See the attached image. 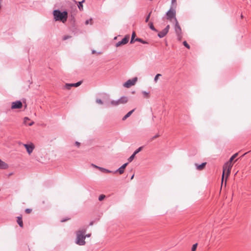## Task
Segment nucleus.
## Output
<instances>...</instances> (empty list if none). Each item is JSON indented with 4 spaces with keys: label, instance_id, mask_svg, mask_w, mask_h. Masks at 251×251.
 Instances as JSON below:
<instances>
[{
    "label": "nucleus",
    "instance_id": "2",
    "mask_svg": "<svg viewBox=\"0 0 251 251\" xmlns=\"http://www.w3.org/2000/svg\"><path fill=\"white\" fill-rule=\"evenodd\" d=\"M86 230L85 228L79 229L76 231V240L75 243L79 246H83L85 244L86 242L85 239L86 236L85 234L86 233Z\"/></svg>",
    "mask_w": 251,
    "mask_h": 251
},
{
    "label": "nucleus",
    "instance_id": "18",
    "mask_svg": "<svg viewBox=\"0 0 251 251\" xmlns=\"http://www.w3.org/2000/svg\"><path fill=\"white\" fill-rule=\"evenodd\" d=\"M17 223L21 227H23V223L22 217H17Z\"/></svg>",
    "mask_w": 251,
    "mask_h": 251
},
{
    "label": "nucleus",
    "instance_id": "33",
    "mask_svg": "<svg viewBox=\"0 0 251 251\" xmlns=\"http://www.w3.org/2000/svg\"><path fill=\"white\" fill-rule=\"evenodd\" d=\"M143 94L145 98L149 97V93H147L145 91H144V92H143Z\"/></svg>",
    "mask_w": 251,
    "mask_h": 251
},
{
    "label": "nucleus",
    "instance_id": "36",
    "mask_svg": "<svg viewBox=\"0 0 251 251\" xmlns=\"http://www.w3.org/2000/svg\"><path fill=\"white\" fill-rule=\"evenodd\" d=\"M96 102L97 103H99V104H102V101L100 99H97L96 100Z\"/></svg>",
    "mask_w": 251,
    "mask_h": 251
},
{
    "label": "nucleus",
    "instance_id": "5",
    "mask_svg": "<svg viewBox=\"0 0 251 251\" xmlns=\"http://www.w3.org/2000/svg\"><path fill=\"white\" fill-rule=\"evenodd\" d=\"M175 30L178 40H181L182 38V29L178 21H176V22H175Z\"/></svg>",
    "mask_w": 251,
    "mask_h": 251
},
{
    "label": "nucleus",
    "instance_id": "27",
    "mask_svg": "<svg viewBox=\"0 0 251 251\" xmlns=\"http://www.w3.org/2000/svg\"><path fill=\"white\" fill-rule=\"evenodd\" d=\"M198 246V244L196 243L192 246L191 251H196Z\"/></svg>",
    "mask_w": 251,
    "mask_h": 251
},
{
    "label": "nucleus",
    "instance_id": "42",
    "mask_svg": "<svg viewBox=\"0 0 251 251\" xmlns=\"http://www.w3.org/2000/svg\"><path fill=\"white\" fill-rule=\"evenodd\" d=\"M176 0H172V3L173 4L176 3Z\"/></svg>",
    "mask_w": 251,
    "mask_h": 251
},
{
    "label": "nucleus",
    "instance_id": "39",
    "mask_svg": "<svg viewBox=\"0 0 251 251\" xmlns=\"http://www.w3.org/2000/svg\"><path fill=\"white\" fill-rule=\"evenodd\" d=\"M159 136V135L158 134H156V135H155L154 136H153L152 138V140H154V139L158 137Z\"/></svg>",
    "mask_w": 251,
    "mask_h": 251
},
{
    "label": "nucleus",
    "instance_id": "13",
    "mask_svg": "<svg viewBox=\"0 0 251 251\" xmlns=\"http://www.w3.org/2000/svg\"><path fill=\"white\" fill-rule=\"evenodd\" d=\"M120 104H125L127 102L128 98L126 97H123L118 100Z\"/></svg>",
    "mask_w": 251,
    "mask_h": 251
},
{
    "label": "nucleus",
    "instance_id": "21",
    "mask_svg": "<svg viewBox=\"0 0 251 251\" xmlns=\"http://www.w3.org/2000/svg\"><path fill=\"white\" fill-rule=\"evenodd\" d=\"M81 83H82L81 81H79L75 83H71V84L72 87H78L79 85H80Z\"/></svg>",
    "mask_w": 251,
    "mask_h": 251
},
{
    "label": "nucleus",
    "instance_id": "48",
    "mask_svg": "<svg viewBox=\"0 0 251 251\" xmlns=\"http://www.w3.org/2000/svg\"><path fill=\"white\" fill-rule=\"evenodd\" d=\"M241 18H242H242H243V16L242 15L241 16Z\"/></svg>",
    "mask_w": 251,
    "mask_h": 251
},
{
    "label": "nucleus",
    "instance_id": "17",
    "mask_svg": "<svg viewBox=\"0 0 251 251\" xmlns=\"http://www.w3.org/2000/svg\"><path fill=\"white\" fill-rule=\"evenodd\" d=\"M135 109H133L129 112H128L123 118V120L125 121L126 119L127 118H128L131 114L133 112Z\"/></svg>",
    "mask_w": 251,
    "mask_h": 251
},
{
    "label": "nucleus",
    "instance_id": "29",
    "mask_svg": "<svg viewBox=\"0 0 251 251\" xmlns=\"http://www.w3.org/2000/svg\"><path fill=\"white\" fill-rule=\"evenodd\" d=\"M149 25L151 29L152 30H156L155 28H154L152 23L151 22L149 24Z\"/></svg>",
    "mask_w": 251,
    "mask_h": 251
},
{
    "label": "nucleus",
    "instance_id": "10",
    "mask_svg": "<svg viewBox=\"0 0 251 251\" xmlns=\"http://www.w3.org/2000/svg\"><path fill=\"white\" fill-rule=\"evenodd\" d=\"M34 122L31 121L28 117H25L24 119V124L25 125L31 126L34 124Z\"/></svg>",
    "mask_w": 251,
    "mask_h": 251
},
{
    "label": "nucleus",
    "instance_id": "4",
    "mask_svg": "<svg viewBox=\"0 0 251 251\" xmlns=\"http://www.w3.org/2000/svg\"><path fill=\"white\" fill-rule=\"evenodd\" d=\"M176 5H175V8H176ZM176 11L175 8H171L170 10L166 13V17L167 19L172 22L173 20L175 21V23L176 22V21H177L176 18Z\"/></svg>",
    "mask_w": 251,
    "mask_h": 251
},
{
    "label": "nucleus",
    "instance_id": "30",
    "mask_svg": "<svg viewBox=\"0 0 251 251\" xmlns=\"http://www.w3.org/2000/svg\"><path fill=\"white\" fill-rule=\"evenodd\" d=\"M105 198V196L104 195H100L99 197V200L100 201H102Z\"/></svg>",
    "mask_w": 251,
    "mask_h": 251
},
{
    "label": "nucleus",
    "instance_id": "47",
    "mask_svg": "<svg viewBox=\"0 0 251 251\" xmlns=\"http://www.w3.org/2000/svg\"><path fill=\"white\" fill-rule=\"evenodd\" d=\"M133 177H134V175H133V176H131V179H132L133 178Z\"/></svg>",
    "mask_w": 251,
    "mask_h": 251
},
{
    "label": "nucleus",
    "instance_id": "26",
    "mask_svg": "<svg viewBox=\"0 0 251 251\" xmlns=\"http://www.w3.org/2000/svg\"><path fill=\"white\" fill-rule=\"evenodd\" d=\"M135 41H138V42H141V43H143V44H146V43H147L146 41H143V40L142 39H141V38H136V39H135Z\"/></svg>",
    "mask_w": 251,
    "mask_h": 251
},
{
    "label": "nucleus",
    "instance_id": "16",
    "mask_svg": "<svg viewBox=\"0 0 251 251\" xmlns=\"http://www.w3.org/2000/svg\"><path fill=\"white\" fill-rule=\"evenodd\" d=\"M167 33L166 32V31L163 29L161 31H160V32L158 33V36L160 38H163L167 34Z\"/></svg>",
    "mask_w": 251,
    "mask_h": 251
},
{
    "label": "nucleus",
    "instance_id": "9",
    "mask_svg": "<svg viewBox=\"0 0 251 251\" xmlns=\"http://www.w3.org/2000/svg\"><path fill=\"white\" fill-rule=\"evenodd\" d=\"M23 104L20 101L13 102L11 104L12 109H20L22 108Z\"/></svg>",
    "mask_w": 251,
    "mask_h": 251
},
{
    "label": "nucleus",
    "instance_id": "49",
    "mask_svg": "<svg viewBox=\"0 0 251 251\" xmlns=\"http://www.w3.org/2000/svg\"><path fill=\"white\" fill-rule=\"evenodd\" d=\"M117 39V37H115L114 38V39Z\"/></svg>",
    "mask_w": 251,
    "mask_h": 251
},
{
    "label": "nucleus",
    "instance_id": "14",
    "mask_svg": "<svg viewBox=\"0 0 251 251\" xmlns=\"http://www.w3.org/2000/svg\"><path fill=\"white\" fill-rule=\"evenodd\" d=\"M206 164V162L202 163L201 165H198L197 164H196L195 165L197 167V169L198 170H202L205 167V165Z\"/></svg>",
    "mask_w": 251,
    "mask_h": 251
},
{
    "label": "nucleus",
    "instance_id": "3",
    "mask_svg": "<svg viewBox=\"0 0 251 251\" xmlns=\"http://www.w3.org/2000/svg\"><path fill=\"white\" fill-rule=\"evenodd\" d=\"M53 16L55 21H60L65 23L68 18V13L66 11L61 12L58 10H55L53 11Z\"/></svg>",
    "mask_w": 251,
    "mask_h": 251
},
{
    "label": "nucleus",
    "instance_id": "23",
    "mask_svg": "<svg viewBox=\"0 0 251 251\" xmlns=\"http://www.w3.org/2000/svg\"><path fill=\"white\" fill-rule=\"evenodd\" d=\"M99 169L103 172H104V173H111V172L108 170H107L106 169H104V168H101V167H100V168H99Z\"/></svg>",
    "mask_w": 251,
    "mask_h": 251
},
{
    "label": "nucleus",
    "instance_id": "6",
    "mask_svg": "<svg viewBox=\"0 0 251 251\" xmlns=\"http://www.w3.org/2000/svg\"><path fill=\"white\" fill-rule=\"evenodd\" d=\"M137 80V77H134L132 79H129L124 84V86L126 88H129L134 85Z\"/></svg>",
    "mask_w": 251,
    "mask_h": 251
},
{
    "label": "nucleus",
    "instance_id": "1",
    "mask_svg": "<svg viewBox=\"0 0 251 251\" xmlns=\"http://www.w3.org/2000/svg\"><path fill=\"white\" fill-rule=\"evenodd\" d=\"M235 158L232 156L229 161L226 162L225 164L223 165V174H222V185L223 183L224 178L225 174H226V180H225V185H226V181L228 178V176L230 174L231 168L233 166V163L232 162L233 160Z\"/></svg>",
    "mask_w": 251,
    "mask_h": 251
},
{
    "label": "nucleus",
    "instance_id": "40",
    "mask_svg": "<svg viewBox=\"0 0 251 251\" xmlns=\"http://www.w3.org/2000/svg\"><path fill=\"white\" fill-rule=\"evenodd\" d=\"M238 154V153H235L234 154H233V155H232V156H233L234 158H235V157H236L237 156Z\"/></svg>",
    "mask_w": 251,
    "mask_h": 251
},
{
    "label": "nucleus",
    "instance_id": "24",
    "mask_svg": "<svg viewBox=\"0 0 251 251\" xmlns=\"http://www.w3.org/2000/svg\"><path fill=\"white\" fill-rule=\"evenodd\" d=\"M65 88L67 90H70L72 87L71 83H66L64 86Z\"/></svg>",
    "mask_w": 251,
    "mask_h": 251
},
{
    "label": "nucleus",
    "instance_id": "32",
    "mask_svg": "<svg viewBox=\"0 0 251 251\" xmlns=\"http://www.w3.org/2000/svg\"><path fill=\"white\" fill-rule=\"evenodd\" d=\"M183 44L185 47H186L187 49H190V46L188 44L186 41H184Z\"/></svg>",
    "mask_w": 251,
    "mask_h": 251
},
{
    "label": "nucleus",
    "instance_id": "44",
    "mask_svg": "<svg viewBox=\"0 0 251 251\" xmlns=\"http://www.w3.org/2000/svg\"><path fill=\"white\" fill-rule=\"evenodd\" d=\"M85 236H86V237H89L91 236V234H85Z\"/></svg>",
    "mask_w": 251,
    "mask_h": 251
},
{
    "label": "nucleus",
    "instance_id": "19",
    "mask_svg": "<svg viewBox=\"0 0 251 251\" xmlns=\"http://www.w3.org/2000/svg\"><path fill=\"white\" fill-rule=\"evenodd\" d=\"M111 104L113 106H117L119 105V100H112L111 101Z\"/></svg>",
    "mask_w": 251,
    "mask_h": 251
},
{
    "label": "nucleus",
    "instance_id": "12",
    "mask_svg": "<svg viewBox=\"0 0 251 251\" xmlns=\"http://www.w3.org/2000/svg\"><path fill=\"white\" fill-rule=\"evenodd\" d=\"M8 168V165L5 162L0 159V169H6Z\"/></svg>",
    "mask_w": 251,
    "mask_h": 251
},
{
    "label": "nucleus",
    "instance_id": "7",
    "mask_svg": "<svg viewBox=\"0 0 251 251\" xmlns=\"http://www.w3.org/2000/svg\"><path fill=\"white\" fill-rule=\"evenodd\" d=\"M129 39V35H126L125 37V38L122 39V40L121 41H120V42H118V43H117L115 44V46L117 48H118V47H119L120 46H122L123 45L126 44L128 42Z\"/></svg>",
    "mask_w": 251,
    "mask_h": 251
},
{
    "label": "nucleus",
    "instance_id": "25",
    "mask_svg": "<svg viewBox=\"0 0 251 251\" xmlns=\"http://www.w3.org/2000/svg\"><path fill=\"white\" fill-rule=\"evenodd\" d=\"M161 76V74H157V75H155V77H154V80L155 82H156H156H157V81H158V80L159 77L160 76Z\"/></svg>",
    "mask_w": 251,
    "mask_h": 251
},
{
    "label": "nucleus",
    "instance_id": "43",
    "mask_svg": "<svg viewBox=\"0 0 251 251\" xmlns=\"http://www.w3.org/2000/svg\"><path fill=\"white\" fill-rule=\"evenodd\" d=\"M70 38V36H64V37H63V40H66V39H68V38Z\"/></svg>",
    "mask_w": 251,
    "mask_h": 251
},
{
    "label": "nucleus",
    "instance_id": "35",
    "mask_svg": "<svg viewBox=\"0 0 251 251\" xmlns=\"http://www.w3.org/2000/svg\"><path fill=\"white\" fill-rule=\"evenodd\" d=\"M169 28H170V25H168L166 27V28L164 29V30H165V31H166V32L167 33H168V31H169Z\"/></svg>",
    "mask_w": 251,
    "mask_h": 251
},
{
    "label": "nucleus",
    "instance_id": "46",
    "mask_svg": "<svg viewBox=\"0 0 251 251\" xmlns=\"http://www.w3.org/2000/svg\"><path fill=\"white\" fill-rule=\"evenodd\" d=\"M75 3H77V2L75 0H72Z\"/></svg>",
    "mask_w": 251,
    "mask_h": 251
},
{
    "label": "nucleus",
    "instance_id": "28",
    "mask_svg": "<svg viewBox=\"0 0 251 251\" xmlns=\"http://www.w3.org/2000/svg\"><path fill=\"white\" fill-rule=\"evenodd\" d=\"M135 156V154H134V153H133V154L132 155H131L128 159V161L131 162L134 158Z\"/></svg>",
    "mask_w": 251,
    "mask_h": 251
},
{
    "label": "nucleus",
    "instance_id": "45",
    "mask_svg": "<svg viewBox=\"0 0 251 251\" xmlns=\"http://www.w3.org/2000/svg\"><path fill=\"white\" fill-rule=\"evenodd\" d=\"M95 53H96V51L95 50H92V53L93 54H94Z\"/></svg>",
    "mask_w": 251,
    "mask_h": 251
},
{
    "label": "nucleus",
    "instance_id": "41",
    "mask_svg": "<svg viewBox=\"0 0 251 251\" xmlns=\"http://www.w3.org/2000/svg\"><path fill=\"white\" fill-rule=\"evenodd\" d=\"M92 166L93 167H94V168H97L98 169H99V168H100V167H98V166H96V165H94L93 164H92Z\"/></svg>",
    "mask_w": 251,
    "mask_h": 251
},
{
    "label": "nucleus",
    "instance_id": "37",
    "mask_svg": "<svg viewBox=\"0 0 251 251\" xmlns=\"http://www.w3.org/2000/svg\"><path fill=\"white\" fill-rule=\"evenodd\" d=\"M75 144L77 148H79L80 146V143L77 141H76Z\"/></svg>",
    "mask_w": 251,
    "mask_h": 251
},
{
    "label": "nucleus",
    "instance_id": "38",
    "mask_svg": "<svg viewBox=\"0 0 251 251\" xmlns=\"http://www.w3.org/2000/svg\"><path fill=\"white\" fill-rule=\"evenodd\" d=\"M32 210L31 209H25V212L27 214L30 213L31 212Z\"/></svg>",
    "mask_w": 251,
    "mask_h": 251
},
{
    "label": "nucleus",
    "instance_id": "31",
    "mask_svg": "<svg viewBox=\"0 0 251 251\" xmlns=\"http://www.w3.org/2000/svg\"><path fill=\"white\" fill-rule=\"evenodd\" d=\"M143 147H140V148H139L138 149H137L134 152V154H136L137 153H138L139 152H140L142 149Z\"/></svg>",
    "mask_w": 251,
    "mask_h": 251
},
{
    "label": "nucleus",
    "instance_id": "20",
    "mask_svg": "<svg viewBox=\"0 0 251 251\" xmlns=\"http://www.w3.org/2000/svg\"><path fill=\"white\" fill-rule=\"evenodd\" d=\"M93 19L92 18L86 20L85 23L86 25H87L88 24L92 25L93 24Z\"/></svg>",
    "mask_w": 251,
    "mask_h": 251
},
{
    "label": "nucleus",
    "instance_id": "22",
    "mask_svg": "<svg viewBox=\"0 0 251 251\" xmlns=\"http://www.w3.org/2000/svg\"><path fill=\"white\" fill-rule=\"evenodd\" d=\"M135 36H136V34L135 33V32H133L132 34V36H131V41H130V43L131 44H132L134 42L135 40H134V38L135 37Z\"/></svg>",
    "mask_w": 251,
    "mask_h": 251
},
{
    "label": "nucleus",
    "instance_id": "15",
    "mask_svg": "<svg viewBox=\"0 0 251 251\" xmlns=\"http://www.w3.org/2000/svg\"><path fill=\"white\" fill-rule=\"evenodd\" d=\"M84 1H85V0H83L81 1H79V2H78L77 6H78V9H79L80 11H83V6L82 3L83 2H84Z\"/></svg>",
    "mask_w": 251,
    "mask_h": 251
},
{
    "label": "nucleus",
    "instance_id": "34",
    "mask_svg": "<svg viewBox=\"0 0 251 251\" xmlns=\"http://www.w3.org/2000/svg\"><path fill=\"white\" fill-rule=\"evenodd\" d=\"M151 12L149 14L148 16L147 17V18L146 19V20H145L146 23H147L149 21L150 17V16H151Z\"/></svg>",
    "mask_w": 251,
    "mask_h": 251
},
{
    "label": "nucleus",
    "instance_id": "11",
    "mask_svg": "<svg viewBox=\"0 0 251 251\" xmlns=\"http://www.w3.org/2000/svg\"><path fill=\"white\" fill-rule=\"evenodd\" d=\"M127 163L123 164L120 168L116 170L115 173L119 172L120 174H123L124 173L125 169L127 165Z\"/></svg>",
    "mask_w": 251,
    "mask_h": 251
},
{
    "label": "nucleus",
    "instance_id": "8",
    "mask_svg": "<svg viewBox=\"0 0 251 251\" xmlns=\"http://www.w3.org/2000/svg\"><path fill=\"white\" fill-rule=\"evenodd\" d=\"M24 146L27 152L29 154H30L33 151L35 146L32 143L30 144H24Z\"/></svg>",
    "mask_w": 251,
    "mask_h": 251
}]
</instances>
